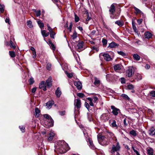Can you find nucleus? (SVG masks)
Instances as JSON below:
<instances>
[{
  "label": "nucleus",
  "mask_w": 155,
  "mask_h": 155,
  "mask_svg": "<svg viewBox=\"0 0 155 155\" xmlns=\"http://www.w3.org/2000/svg\"><path fill=\"white\" fill-rule=\"evenodd\" d=\"M69 149L68 144L64 140H61L57 142L54 150L58 153L62 154L66 153Z\"/></svg>",
  "instance_id": "obj_1"
},
{
  "label": "nucleus",
  "mask_w": 155,
  "mask_h": 155,
  "mask_svg": "<svg viewBox=\"0 0 155 155\" xmlns=\"http://www.w3.org/2000/svg\"><path fill=\"white\" fill-rule=\"evenodd\" d=\"M44 117L46 119L45 124L47 127H49L53 126L54 121L51 116L48 114L43 115Z\"/></svg>",
  "instance_id": "obj_2"
},
{
  "label": "nucleus",
  "mask_w": 155,
  "mask_h": 155,
  "mask_svg": "<svg viewBox=\"0 0 155 155\" xmlns=\"http://www.w3.org/2000/svg\"><path fill=\"white\" fill-rule=\"evenodd\" d=\"M115 141L117 142L115 144H114L112 145L110 151L112 154H114L115 152H116V153L118 152L120 150V149L121 147L119 143L117 142V139H116Z\"/></svg>",
  "instance_id": "obj_3"
},
{
  "label": "nucleus",
  "mask_w": 155,
  "mask_h": 155,
  "mask_svg": "<svg viewBox=\"0 0 155 155\" xmlns=\"http://www.w3.org/2000/svg\"><path fill=\"white\" fill-rule=\"evenodd\" d=\"M115 4L114 3L112 4L111 5L109 10L110 14V17L112 19H117V16L116 15L115 16L114 15V12L115 11V7L114 5Z\"/></svg>",
  "instance_id": "obj_4"
},
{
  "label": "nucleus",
  "mask_w": 155,
  "mask_h": 155,
  "mask_svg": "<svg viewBox=\"0 0 155 155\" xmlns=\"http://www.w3.org/2000/svg\"><path fill=\"white\" fill-rule=\"evenodd\" d=\"M135 69L133 67H129L128 69L126 70V75L128 77H130L134 75Z\"/></svg>",
  "instance_id": "obj_5"
},
{
  "label": "nucleus",
  "mask_w": 155,
  "mask_h": 155,
  "mask_svg": "<svg viewBox=\"0 0 155 155\" xmlns=\"http://www.w3.org/2000/svg\"><path fill=\"white\" fill-rule=\"evenodd\" d=\"M102 56L104 57V60L106 61H109L113 60L112 57L107 53H104Z\"/></svg>",
  "instance_id": "obj_6"
},
{
  "label": "nucleus",
  "mask_w": 155,
  "mask_h": 155,
  "mask_svg": "<svg viewBox=\"0 0 155 155\" xmlns=\"http://www.w3.org/2000/svg\"><path fill=\"white\" fill-rule=\"evenodd\" d=\"M109 123L110 126L113 128L117 129L118 126L116 124V121L114 120H110L109 121Z\"/></svg>",
  "instance_id": "obj_7"
},
{
  "label": "nucleus",
  "mask_w": 155,
  "mask_h": 155,
  "mask_svg": "<svg viewBox=\"0 0 155 155\" xmlns=\"http://www.w3.org/2000/svg\"><path fill=\"white\" fill-rule=\"evenodd\" d=\"M111 109L112 110V112L115 116L117 115L118 113L120 112V110L115 107L114 106H111Z\"/></svg>",
  "instance_id": "obj_8"
},
{
  "label": "nucleus",
  "mask_w": 155,
  "mask_h": 155,
  "mask_svg": "<svg viewBox=\"0 0 155 155\" xmlns=\"http://www.w3.org/2000/svg\"><path fill=\"white\" fill-rule=\"evenodd\" d=\"M97 140L99 142L101 141L102 142L104 141H106L107 138L104 136L100 134H98L97 136Z\"/></svg>",
  "instance_id": "obj_9"
},
{
  "label": "nucleus",
  "mask_w": 155,
  "mask_h": 155,
  "mask_svg": "<svg viewBox=\"0 0 155 155\" xmlns=\"http://www.w3.org/2000/svg\"><path fill=\"white\" fill-rule=\"evenodd\" d=\"M74 105L77 109L80 108L81 105V100L78 99L75 100Z\"/></svg>",
  "instance_id": "obj_10"
},
{
  "label": "nucleus",
  "mask_w": 155,
  "mask_h": 155,
  "mask_svg": "<svg viewBox=\"0 0 155 155\" xmlns=\"http://www.w3.org/2000/svg\"><path fill=\"white\" fill-rule=\"evenodd\" d=\"M101 119L105 122L107 121L109 119L108 114L104 113L101 116Z\"/></svg>",
  "instance_id": "obj_11"
},
{
  "label": "nucleus",
  "mask_w": 155,
  "mask_h": 155,
  "mask_svg": "<svg viewBox=\"0 0 155 155\" xmlns=\"http://www.w3.org/2000/svg\"><path fill=\"white\" fill-rule=\"evenodd\" d=\"M84 15H85L87 18H84V19L83 20V21L84 23L87 24H88V21L91 19V18L89 16L87 12Z\"/></svg>",
  "instance_id": "obj_12"
},
{
  "label": "nucleus",
  "mask_w": 155,
  "mask_h": 155,
  "mask_svg": "<svg viewBox=\"0 0 155 155\" xmlns=\"http://www.w3.org/2000/svg\"><path fill=\"white\" fill-rule=\"evenodd\" d=\"M144 36L146 38L148 39L151 38L152 37V34L150 32L148 31L145 32Z\"/></svg>",
  "instance_id": "obj_13"
},
{
  "label": "nucleus",
  "mask_w": 155,
  "mask_h": 155,
  "mask_svg": "<svg viewBox=\"0 0 155 155\" xmlns=\"http://www.w3.org/2000/svg\"><path fill=\"white\" fill-rule=\"evenodd\" d=\"M46 83L45 81H41L39 84V87L40 88L42 89L44 91L46 90V86L45 85Z\"/></svg>",
  "instance_id": "obj_14"
},
{
  "label": "nucleus",
  "mask_w": 155,
  "mask_h": 155,
  "mask_svg": "<svg viewBox=\"0 0 155 155\" xmlns=\"http://www.w3.org/2000/svg\"><path fill=\"white\" fill-rule=\"evenodd\" d=\"M52 82V78L51 77H49L46 81V84L49 87L51 86Z\"/></svg>",
  "instance_id": "obj_15"
},
{
  "label": "nucleus",
  "mask_w": 155,
  "mask_h": 155,
  "mask_svg": "<svg viewBox=\"0 0 155 155\" xmlns=\"http://www.w3.org/2000/svg\"><path fill=\"white\" fill-rule=\"evenodd\" d=\"M106 135L107 136V140L109 139L110 138H113L115 137L114 134L111 132H107Z\"/></svg>",
  "instance_id": "obj_16"
},
{
  "label": "nucleus",
  "mask_w": 155,
  "mask_h": 155,
  "mask_svg": "<svg viewBox=\"0 0 155 155\" xmlns=\"http://www.w3.org/2000/svg\"><path fill=\"white\" fill-rule=\"evenodd\" d=\"M74 84L78 89H81L82 88V84L81 82L79 81L74 82Z\"/></svg>",
  "instance_id": "obj_17"
},
{
  "label": "nucleus",
  "mask_w": 155,
  "mask_h": 155,
  "mask_svg": "<svg viewBox=\"0 0 155 155\" xmlns=\"http://www.w3.org/2000/svg\"><path fill=\"white\" fill-rule=\"evenodd\" d=\"M149 134L152 136L155 135V128L153 127H151L149 130Z\"/></svg>",
  "instance_id": "obj_18"
},
{
  "label": "nucleus",
  "mask_w": 155,
  "mask_h": 155,
  "mask_svg": "<svg viewBox=\"0 0 155 155\" xmlns=\"http://www.w3.org/2000/svg\"><path fill=\"white\" fill-rule=\"evenodd\" d=\"M122 65L120 64H117L114 65V68L116 71H118L121 69Z\"/></svg>",
  "instance_id": "obj_19"
},
{
  "label": "nucleus",
  "mask_w": 155,
  "mask_h": 155,
  "mask_svg": "<svg viewBox=\"0 0 155 155\" xmlns=\"http://www.w3.org/2000/svg\"><path fill=\"white\" fill-rule=\"evenodd\" d=\"M54 102L53 100H51L48 102L46 104V106L48 109H50L54 104Z\"/></svg>",
  "instance_id": "obj_20"
},
{
  "label": "nucleus",
  "mask_w": 155,
  "mask_h": 155,
  "mask_svg": "<svg viewBox=\"0 0 155 155\" xmlns=\"http://www.w3.org/2000/svg\"><path fill=\"white\" fill-rule=\"evenodd\" d=\"M118 45V44H116L115 42L113 41L109 44V45L108 47L110 48H116Z\"/></svg>",
  "instance_id": "obj_21"
},
{
  "label": "nucleus",
  "mask_w": 155,
  "mask_h": 155,
  "mask_svg": "<svg viewBox=\"0 0 155 155\" xmlns=\"http://www.w3.org/2000/svg\"><path fill=\"white\" fill-rule=\"evenodd\" d=\"M55 94L58 97H60L61 92L59 87L57 89L55 92Z\"/></svg>",
  "instance_id": "obj_22"
},
{
  "label": "nucleus",
  "mask_w": 155,
  "mask_h": 155,
  "mask_svg": "<svg viewBox=\"0 0 155 155\" xmlns=\"http://www.w3.org/2000/svg\"><path fill=\"white\" fill-rule=\"evenodd\" d=\"M134 9L135 11V13L136 14H140V15H143V13L139 9L136 7H134Z\"/></svg>",
  "instance_id": "obj_23"
},
{
  "label": "nucleus",
  "mask_w": 155,
  "mask_h": 155,
  "mask_svg": "<svg viewBox=\"0 0 155 155\" xmlns=\"http://www.w3.org/2000/svg\"><path fill=\"white\" fill-rule=\"evenodd\" d=\"M147 154L152 155L153 154V150L150 147L146 149Z\"/></svg>",
  "instance_id": "obj_24"
},
{
  "label": "nucleus",
  "mask_w": 155,
  "mask_h": 155,
  "mask_svg": "<svg viewBox=\"0 0 155 155\" xmlns=\"http://www.w3.org/2000/svg\"><path fill=\"white\" fill-rule=\"evenodd\" d=\"M71 38L72 39V42L74 41V40L77 38V33L76 31H74V32L73 33V35H71Z\"/></svg>",
  "instance_id": "obj_25"
},
{
  "label": "nucleus",
  "mask_w": 155,
  "mask_h": 155,
  "mask_svg": "<svg viewBox=\"0 0 155 155\" xmlns=\"http://www.w3.org/2000/svg\"><path fill=\"white\" fill-rule=\"evenodd\" d=\"M35 115L36 117H38L39 116L40 112L38 108L36 107L35 108Z\"/></svg>",
  "instance_id": "obj_26"
},
{
  "label": "nucleus",
  "mask_w": 155,
  "mask_h": 155,
  "mask_svg": "<svg viewBox=\"0 0 155 155\" xmlns=\"http://www.w3.org/2000/svg\"><path fill=\"white\" fill-rule=\"evenodd\" d=\"M133 57L135 60L137 61H139L140 59V57L137 54H134Z\"/></svg>",
  "instance_id": "obj_27"
},
{
  "label": "nucleus",
  "mask_w": 155,
  "mask_h": 155,
  "mask_svg": "<svg viewBox=\"0 0 155 155\" xmlns=\"http://www.w3.org/2000/svg\"><path fill=\"white\" fill-rule=\"evenodd\" d=\"M129 134L134 137H136L137 135V131L134 130H132L130 131L129 132Z\"/></svg>",
  "instance_id": "obj_28"
},
{
  "label": "nucleus",
  "mask_w": 155,
  "mask_h": 155,
  "mask_svg": "<svg viewBox=\"0 0 155 155\" xmlns=\"http://www.w3.org/2000/svg\"><path fill=\"white\" fill-rule=\"evenodd\" d=\"M135 78L137 81L140 80L142 79V76L141 75L139 74H135Z\"/></svg>",
  "instance_id": "obj_29"
},
{
  "label": "nucleus",
  "mask_w": 155,
  "mask_h": 155,
  "mask_svg": "<svg viewBox=\"0 0 155 155\" xmlns=\"http://www.w3.org/2000/svg\"><path fill=\"white\" fill-rule=\"evenodd\" d=\"M84 42L83 41L79 43L77 45L78 48L79 49L82 48H83Z\"/></svg>",
  "instance_id": "obj_30"
},
{
  "label": "nucleus",
  "mask_w": 155,
  "mask_h": 155,
  "mask_svg": "<svg viewBox=\"0 0 155 155\" xmlns=\"http://www.w3.org/2000/svg\"><path fill=\"white\" fill-rule=\"evenodd\" d=\"M49 136L48 140H51L53 139L54 136V134L53 133H51L49 134Z\"/></svg>",
  "instance_id": "obj_31"
},
{
  "label": "nucleus",
  "mask_w": 155,
  "mask_h": 155,
  "mask_svg": "<svg viewBox=\"0 0 155 155\" xmlns=\"http://www.w3.org/2000/svg\"><path fill=\"white\" fill-rule=\"evenodd\" d=\"M41 34L44 37H47L49 35V33H46L45 30L41 31Z\"/></svg>",
  "instance_id": "obj_32"
},
{
  "label": "nucleus",
  "mask_w": 155,
  "mask_h": 155,
  "mask_svg": "<svg viewBox=\"0 0 155 155\" xmlns=\"http://www.w3.org/2000/svg\"><path fill=\"white\" fill-rule=\"evenodd\" d=\"M87 118L89 121L91 122L93 121V119L92 117V114L90 113H87Z\"/></svg>",
  "instance_id": "obj_33"
},
{
  "label": "nucleus",
  "mask_w": 155,
  "mask_h": 155,
  "mask_svg": "<svg viewBox=\"0 0 155 155\" xmlns=\"http://www.w3.org/2000/svg\"><path fill=\"white\" fill-rule=\"evenodd\" d=\"M9 54L11 58H14L15 57L16 55L15 53L13 51H9Z\"/></svg>",
  "instance_id": "obj_34"
},
{
  "label": "nucleus",
  "mask_w": 155,
  "mask_h": 155,
  "mask_svg": "<svg viewBox=\"0 0 155 155\" xmlns=\"http://www.w3.org/2000/svg\"><path fill=\"white\" fill-rule=\"evenodd\" d=\"M115 24L119 26H122L123 25V23L120 20H118L115 22Z\"/></svg>",
  "instance_id": "obj_35"
},
{
  "label": "nucleus",
  "mask_w": 155,
  "mask_h": 155,
  "mask_svg": "<svg viewBox=\"0 0 155 155\" xmlns=\"http://www.w3.org/2000/svg\"><path fill=\"white\" fill-rule=\"evenodd\" d=\"M33 11L35 13L37 17L41 15V11L40 10H38L36 11L35 9H34Z\"/></svg>",
  "instance_id": "obj_36"
},
{
  "label": "nucleus",
  "mask_w": 155,
  "mask_h": 155,
  "mask_svg": "<svg viewBox=\"0 0 155 155\" xmlns=\"http://www.w3.org/2000/svg\"><path fill=\"white\" fill-rule=\"evenodd\" d=\"M37 23L41 29H42L44 27V24L42 22H41L40 21H38Z\"/></svg>",
  "instance_id": "obj_37"
},
{
  "label": "nucleus",
  "mask_w": 155,
  "mask_h": 155,
  "mask_svg": "<svg viewBox=\"0 0 155 155\" xmlns=\"http://www.w3.org/2000/svg\"><path fill=\"white\" fill-rule=\"evenodd\" d=\"M149 95L151 97H155V91H150Z\"/></svg>",
  "instance_id": "obj_38"
},
{
  "label": "nucleus",
  "mask_w": 155,
  "mask_h": 155,
  "mask_svg": "<svg viewBox=\"0 0 155 155\" xmlns=\"http://www.w3.org/2000/svg\"><path fill=\"white\" fill-rule=\"evenodd\" d=\"M103 23L104 28H106L108 31H111V29L108 26L106 25L104 21L103 22Z\"/></svg>",
  "instance_id": "obj_39"
},
{
  "label": "nucleus",
  "mask_w": 155,
  "mask_h": 155,
  "mask_svg": "<svg viewBox=\"0 0 155 155\" xmlns=\"http://www.w3.org/2000/svg\"><path fill=\"white\" fill-rule=\"evenodd\" d=\"M100 81L97 78H95L94 79V85H96L99 84L100 83Z\"/></svg>",
  "instance_id": "obj_40"
},
{
  "label": "nucleus",
  "mask_w": 155,
  "mask_h": 155,
  "mask_svg": "<svg viewBox=\"0 0 155 155\" xmlns=\"http://www.w3.org/2000/svg\"><path fill=\"white\" fill-rule=\"evenodd\" d=\"M27 25L30 28H32L33 27V26L32 25V22L31 21H28L27 22Z\"/></svg>",
  "instance_id": "obj_41"
},
{
  "label": "nucleus",
  "mask_w": 155,
  "mask_h": 155,
  "mask_svg": "<svg viewBox=\"0 0 155 155\" xmlns=\"http://www.w3.org/2000/svg\"><path fill=\"white\" fill-rule=\"evenodd\" d=\"M134 88V86L132 84H129L127 85V89L128 90H132Z\"/></svg>",
  "instance_id": "obj_42"
},
{
  "label": "nucleus",
  "mask_w": 155,
  "mask_h": 155,
  "mask_svg": "<svg viewBox=\"0 0 155 155\" xmlns=\"http://www.w3.org/2000/svg\"><path fill=\"white\" fill-rule=\"evenodd\" d=\"M121 96L125 100H129L130 99V98L127 94H122Z\"/></svg>",
  "instance_id": "obj_43"
},
{
  "label": "nucleus",
  "mask_w": 155,
  "mask_h": 155,
  "mask_svg": "<svg viewBox=\"0 0 155 155\" xmlns=\"http://www.w3.org/2000/svg\"><path fill=\"white\" fill-rule=\"evenodd\" d=\"M91 98L92 100V101L94 103H96L98 101V98L97 97H93L92 98Z\"/></svg>",
  "instance_id": "obj_44"
},
{
  "label": "nucleus",
  "mask_w": 155,
  "mask_h": 155,
  "mask_svg": "<svg viewBox=\"0 0 155 155\" xmlns=\"http://www.w3.org/2000/svg\"><path fill=\"white\" fill-rule=\"evenodd\" d=\"M87 100H88L89 101V104L90 106H93L94 104L92 102V100L91 99V97H88L87 98Z\"/></svg>",
  "instance_id": "obj_45"
},
{
  "label": "nucleus",
  "mask_w": 155,
  "mask_h": 155,
  "mask_svg": "<svg viewBox=\"0 0 155 155\" xmlns=\"http://www.w3.org/2000/svg\"><path fill=\"white\" fill-rule=\"evenodd\" d=\"M29 82L30 84L31 85L34 82V78L32 77H31L29 80Z\"/></svg>",
  "instance_id": "obj_46"
},
{
  "label": "nucleus",
  "mask_w": 155,
  "mask_h": 155,
  "mask_svg": "<svg viewBox=\"0 0 155 155\" xmlns=\"http://www.w3.org/2000/svg\"><path fill=\"white\" fill-rule=\"evenodd\" d=\"M4 5L0 4V12L1 13H3L4 11Z\"/></svg>",
  "instance_id": "obj_47"
},
{
  "label": "nucleus",
  "mask_w": 155,
  "mask_h": 155,
  "mask_svg": "<svg viewBox=\"0 0 155 155\" xmlns=\"http://www.w3.org/2000/svg\"><path fill=\"white\" fill-rule=\"evenodd\" d=\"M103 45L104 46H106L107 44V41L106 39L103 38L102 40Z\"/></svg>",
  "instance_id": "obj_48"
},
{
  "label": "nucleus",
  "mask_w": 155,
  "mask_h": 155,
  "mask_svg": "<svg viewBox=\"0 0 155 155\" xmlns=\"http://www.w3.org/2000/svg\"><path fill=\"white\" fill-rule=\"evenodd\" d=\"M79 18L76 14L74 15V20L75 22H77L79 20Z\"/></svg>",
  "instance_id": "obj_49"
},
{
  "label": "nucleus",
  "mask_w": 155,
  "mask_h": 155,
  "mask_svg": "<svg viewBox=\"0 0 155 155\" xmlns=\"http://www.w3.org/2000/svg\"><path fill=\"white\" fill-rule=\"evenodd\" d=\"M117 53L119 54L120 55L123 56H125L126 55V54L122 51H118Z\"/></svg>",
  "instance_id": "obj_50"
},
{
  "label": "nucleus",
  "mask_w": 155,
  "mask_h": 155,
  "mask_svg": "<svg viewBox=\"0 0 155 155\" xmlns=\"http://www.w3.org/2000/svg\"><path fill=\"white\" fill-rule=\"evenodd\" d=\"M50 37L52 38H54V36L55 35V33H54V32L53 31H51L50 32Z\"/></svg>",
  "instance_id": "obj_51"
},
{
  "label": "nucleus",
  "mask_w": 155,
  "mask_h": 155,
  "mask_svg": "<svg viewBox=\"0 0 155 155\" xmlns=\"http://www.w3.org/2000/svg\"><path fill=\"white\" fill-rule=\"evenodd\" d=\"M77 95L79 97L81 98H83L84 97V94L82 93H78L77 94Z\"/></svg>",
  "instance_id": "obj_52"
},
{
  "label": "nucleus",
  "mask_w": 155,
  "mask_h": 155,
  "mask_svg": "<svg viewBox=\"0 0 155 155\" xmlns=\"http://www.w3.org/2000/svg\"><path fill=\"white\" fill-rule=\"evenodd\" d=\"M9 46L11 48H13L14 49H15V47L13 43L11 40L10 41Z\"/></svg>",
  "instance_id": "obj_53"
},
{
  "label": "nucleus",
  "mask_w": 155,
  "mask_h": 155,
  "mask_svg": "<svg viewBox=\"0 0 155 155\" xmlns=\"http://www.w3.org/2000/svg\"><path fill=\"white\" fill-rule=\"evenodd\" d=\"M50 46L51 48L52 49L53 51L55 50V48L54 45H53V44L51 42V41H50Z\"/></svg>",
  "instance_id": "obj_54"
},
{
  "label": "nucleus",
  "mask_w": 155,
  "mask_h": 155,
  "mask_svg": "<svg viewBox=\"0 0 155 155\" xmlns=\"http://www.w3.org/2000/svg\"><path fill=\"white\" fill-rule=\"evenodd\" d=\"M66 74L67 77L69 78H71L73 76V74L72 73H69L68 72L66 73Z\"/></svg>",
  "instance_id": "obj_55"
},
{
  "label": "nucleus",
  "mask_w": 155,
  "mask_h": 155,
  "mask_svg": "<svg viewBox=\"0 0 155 155\" xmlns=\"http://www.w3.org/2000/svg\"><path fill=\"white\" fill-rule=\"evenodd\" d=\"M132 149H133L134 151L136 153L137 155H140L139 152L135 149L134 147H132Z\"/></svg>",
  "instance_id": "obj_56"
},
{
  "label": "nucleus",
  "mask_w": 155,
  "mask_h": 155,
  "mask_svg": "<svg viewBox=\"0 0 155 155\" xmlns=\"http://www.w3.org/2000/svg\"><path fill=\"white\" fill-rule=\"evenodd\" d=\"M51 64H50L48 63L47 64V69L48 70H50L51 68Z\"/></svg>",
  "instance_id": "obj_57"
},
{
  "label": "nucleus",
  "mask_w": 155,
  "mask_h": 155,
  "mask_svg": "<svg viewBox=\"0 0 155 155\" xmlns=\"http://www.w3.org/2000/svg\"><path fill=\"white\" fill-rule=\"evenodd\" d=\"M133 28L135 32L137 33L138 32V31L137 30L136 27L135 25H134L133 24Z\"/></svg>",
  "instance_id": "obj_58"
},
{
  "label": "nucleus",
  "mask_w": 155,
  "mask_h": 155,
  "mask_svg": "<svg viewBox=\"0 0 155 155\" xmlns=\"http://www.w3.org/2000/svg\"><path fill=\"white\" fill-rule=\"evenodd\" d=\"M120 81L121 83L124 84L125 83L126 81L125 79L124 78H121L120 79Z\"/></svg>",
  "instance_id": "obj_59"
},
{
  "label": "nucleus",
  "mask_w": 155,
  "mask_h": 155,
  "mask_svg": "<svg viewBox=\"0 0 155 155\" xmlns=\"http://www.w3.org/2000/svg\"><path fill=\"white\" fill-rule=\"evenodd\" d=\"M32 54H33L32 57L33 58H36V52L35 51H33V52H32Z\"/></svg>",
  "instance_id": "obj_60"
},
{
  "label": "nucleus",
  "mask_w": 155,
  "mask_h": 155,
  "mask_svg": "<svg viewBox=\"0 0 155 155\" xmlns=\"http://www.w3.org/2000/svg\"><path fill=\"white\" fill-rule=\"evenodd\" d=\"M19 127L20 128L21 131L22 132H25V127H21V126H19Z\"/></svg>",
  "instance_id": "obj_61"
},
{
  "label": "nucleus",
  "mask_w": 155,
  "mask_h": 155,
  "mask_svg": "<svg viewBox=\"0 0 155 155\" xmlns=\"http://www.w3.org/2000/svg\"><path fill=\"white\" fill-rule=\"evenodd\" d=\"M59 113L60 115L63 116L65 114V111H60Z\"/></svg>",
  "instance_id": "obj_62"
},
{
  "label": "nucleus",
  "mask_w": 155,
  "mask_h": 155,
  "mask_svg": "<svg viewBox=\"0 0 155 155\" xmlns=\"http://www.w3.org/2000/svg\"><path fill=\"white\" fill-rule=\"evenodd\" d=\"M72 23H71L69 27L68 28V29L69 30V32H71V31L72 27Z\"/></svg>",
  "instance_id": "obj_63"
},
{
  "label": "nucleus",
  "mask_w": 155,
  "mask_h": 155,
  "mask_svg": "<svg viewBox=\"0 0 155 155\" xmlns=\"http://www.w3.org/2000/svg\"><path fill=\"white\" fill-rule=\"evenodd\" d=\"M123 123H124V126L125 127H126L128 125V124L126 123V120L125 119L124 120Z\"/></svg>",
  "instance_id": "obj_64"
}]
</instances>
